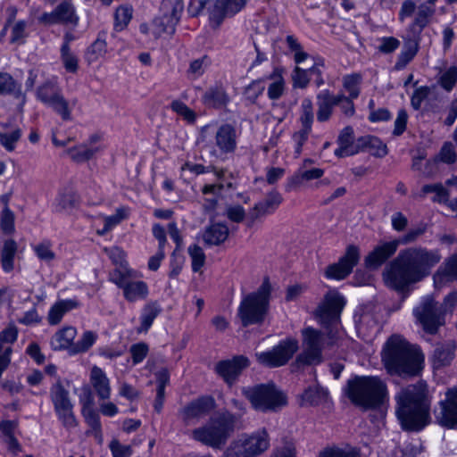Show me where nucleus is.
I'll list each match as a JSON object with an SVG mask.
<instances>
[{
  "label": "nucleus",
  "instance_id": "f257e3e1",
  "mask_svg": "<svg viewBox=\"0 0 457 457\" xmlns=\"http://www.w3.org/2000/svg\"><path fill=\"white\" fill-rule=\"evenodd\" d=\"M438 249L411 246L403 249L383 272L386 284L396 291L422 281L441 261Z\"/></svg>",
  "mask_w": 457,
  "mask_h": 457
},
{
  "label": "nucleus",
  "instance_id": "f03ea898",
  "mask_svg": "<svg viewBox=\"0 0 457 457\" xmlns=\"http://www.w3.org/2000/svg\"><path fill=\"white\" fill-rule=\"evenodd\" d=\"M395 414L405 431L419 432L430 423V400L426 383L403 388L396 395Z\"/></svg>",
  "mask_w": 457,
  "mask_h": 457
},
{
  "label": "nucleus",
  "instance_id": "7ed1b4c3",
  "mask_svg": "<svg viewBox=\"0 0 457 457\" xmlns=\"http://www.w3.org/2000/svg\"><path fill=\"white\" fill-rule=\"evenodd\" d=\"M381 356L387 372L400 376L418 374L424 361L420 350L399 335H393L386 340Z\"/></svg>",
  "mask_w": 457,
  "mask_h": 457
},
{
  "label": "nucleus",
  "instance_id": "20e7f679",
  "mask_svg": "<svg viewBox=\"0 0 457 457\" xmlns=\"http://www.w3.org/2000/svg\"><path fill=\"white\" fill-rule=\"evenodd\" d=\"M345 393L353 404L376 409L386 397V386L378 377L356 376L347 381Z\"/></svg>",
  "mask_w": 457,
  "mask_h": 457
},
{
  "label": "nucleus",
  "instance_id": "39448f33",
  "mask_svg": "<svg viewBox=\"0 0 457 457\" xmlns=\"http://www.w3.org/2000/svg\"><path fill=\"white\" fill-rule=\"evenodd\" d=\"M270 294L271 285L269 278H265L257 291L246 295L242 299L237 316L243 327L263 323L270 310Z\"/></svg>",
  "mask_w": 457,
  "mask_h": 457
},
{
  "label": "nucleus",
  "instance_id": "423d86ee",
  "mask_svg": "<svg viewBox=\"0 0 457 457\" xmlns=\"http://www.w3.org/2000/svg\"><path fill=\"white\" fill-rule=\"evenodd\" d=\"M238 418L228 411L223 412L204 426L192 431V437L202 444L220 449L224 446L237 428Z\"/></svg>",
  "mask_w": 457,
  "mask_h": 457
},
{
  "label": "nucleus",
  "instance_id": "0eeeda50",
  "mask_svg": "<svg viewBox=\"0 0 457 457\" xmlns=\"http://www.w3.org/2000/svg\"><path fill=\"white\" fill-rule=\"evenodd\" d=\"M242 393L258 411H277L287 403L284 393L271 383L244 387Z\"/></svg>",
  "mask_w": 457,
  "mask_h": 457
},
{
  "label": "nucleus",
  "instance_id": "6e6552de",
  "mask_svg": "<svg viewBox=\"0 0 457 457\" xmlns=\"http://www.w3.org/2000/svg\"><path fill=\"white\" fill-rule=\"evenodd\" d=\"M345 303V302L342 295L336 292H330L325 295L323 302L315 312L320 322L327 328H329L327 332L328 345H335L337 340V329L335 326L339 321L340 313Z\"/></svg>",
  "mask_w": 457,
  "mask_h": 457
},
{
  "label": "nucleus",
  "instance_id": "1a4fd4ad",
  "mask_svg": "<svg viewBox=\"0 0 457 457\" xmlns=\"http://www.w3.org/2000/svg\"><path fill=\"white\" fill-rule=\"evenodd\" d=\"M184 5L181 0H163L161 4V14L153 20V33L156 38L162 34L173 35L176 31Z\"/></svg>",
  "mask_w": 457,
  "mask_h": 457
},
{
  "label": "nucleus",
  "instance_id": "9d476101",
  "mask_svg": "<svg viewBox=\"0 0 457 457\" xmlns=\"http://www.w3.org/2000/svg\"><path fill=\"white\" fill-rule=\"evenodd\" d=\"M303 352L297 355L295 364L313 365L322 361V349L324 345V335L321 331L312 327L302 330Z\"/></svg>",
  "mask_w": 457,
  "mask_h": 457
},
{
  "label": "nucleus",
  "instance_id": "9b49d317",
  "mask_svg": "<svg viewBox=\"0 0 457 457\" xmlns=\"http://www.w3.org/2000/svg\"><path fill=\"white\" fill-rule=\"evenodd\" d=\"M299 349L295 338L288 337L281 340L271 350L255 353L257 361L268 368H278L286 365Z\"/></svg>",
  "mask_w": 457,
  "mask_h": 457
},
{
  "label": "nucleus",
  "instance_id": "f8f14e48",
  "mask_svg": "<svg viewBox=\"0 0 457 457\" xmlns=\"http://www.w3.org/2000/svg\"><path fill=\"white\" fill-rule=\"evenodd\" d=\"M413 314L423 329L431 335L436 334L438 328L445 324V317L438 303L429 296L425 297L413 309Z\"/></svg>",
  "mask_w": 457,
  "mask_h": 457
},
{
  "label": "nucleus",
  "instance_id": "ddd939ff",
  "mask_svg": "<svg viewBox=\"0 0 457 457\" xmlns=\"http://www.w3.org/2000/svg\"><path fill=\"white\" fill-rule=\"evenodd\" d=\"M434 416L440 426L446 428H457V386L447 389L445 398L435 408Z\"/></svg>",
  "mask_w": 457,
  "mask_h": 457
},
{
  "label": "nucleus",
  "instance_id": "4468645a",
  "mask_svg": "<svg viewBox=\"0 0 457 457\" xmlns=\"http://www.w3.org/2000/svg\"><path fill=\"white\" fill-rule=\"evenodd\" d=\"M359 259V248L355 245H349L345 255L339 259L338 262L327 268L326 276L329 278L344 279L352 272Z\"/></svg>",
  "mask_w": 457,
  "mask_h": 457
},
{
  "label": "nucleus",
  "instance_id": "2eb2a0df",
  "mask_svg": "<svg viewBox=\"0 0 457 457\" xmlns=\"http://www.w3.org/2000/svg\"><path fill=\"white\" fill-rule=\"evenodd\" d=\"M39 21L45 24H71L77 26L79 17L76 14V9L70 0H64L60 3L51 12H44Z\"/></svg>",
  "mask_w": 457,
  "mask_h": 457
},
{
  "label": "nucleus",
  "instance_id": "dca6fc26",
  "mask_svg": "<svg viewBox=\"0 0 457 457\" xmlns=\"http://www.w3.org/2000/svg\"><path fill=\"white\" fill-rule=\"evenodd\" d=\"M215 407L214 399L211 396L199 397L187 404L180 411L181 420L186 425H191L208 415Z\"/></svg>",
  "mask_w": 457,
  "mask_h": 457
},
{
  "label": "nucleus",
  "instance_id": "f3484780",
  "mask_svg": "<svg viewBox=\"0 0 457 457\" xmlns=\"http://www.w3.org/2000/svg\"><path fill=\"white\" fill-rule=\"evenodd\" d=\"M250 361L244 355H237L232 359L220 361L215 365V371L228 384L233 385L244 369L247 368Z\"/></svg>",
  "mask_w": 457,
  "mask_h": 457
},
{
  "label": "nucleus",
  "instance_id": "a211bd4d",
  "mask_svg": "<svg viewBox=\"0 0 457 457\" xmlns=\"http://www.w3.org/2000/svg\"><path fill=\"white\" fill-rule=\"evenodd\" d=\"M283 202L282 195L276 190L270 191L265 198L249 210L247 214L248 226H252L256 220L273 213Z\"/></svg>",
  "mask_w": 457,
  "mask_h": 457
},
{
  "label": "nucleus",
  "instance_id": "6ab92c4d",
  "mask_svg": "<svg viewBox=\"0 0 457 457\" xmlns=\"http://www.w3.org/2000/svg\"><path fill=\"white\" fill-rule=\"evenodd\" d=\"M398 248V243L395 240L385 242L377 245L364 260L365 266L376 270L392 257Z\"/></svg>",
  "mask_w": 457,
  "mask_h": 457
},
{
  "label": "nucleus",
  "instance_id": "aec40b11",
  "mask_svg": "<svg viewBox=\"0 0 457 457\" xmlns=\"http://www.w3.org/2000/svg\"><path fill=\"white\" fill-rule=\"evenodd\" d=\"M239 445L248 457H256L269 448L270 438L268 433L265 430H262L239 442Z\"/></svg>",
  "mask_w": 457,
  "mask_h": 457
},
{
  "label": "nucleus",
  "instance_id": "412c9836",
  "mask_svg": "<svg viewBox=\"0 0 457 457\" xmlns=\"http://www.w3.org/2000/svg\"><path fill=\"white\" fill-rule=\"evenodd\" d=\"M339 147L335 150V155L343 158L356 154L360 152L359 138L354 141L353 129L347 126L342 129L338 137Z\"/></svg>",
  "mask_w": 457,
  "mask_h": 457
},
{
  "label": "nucleus",
  "instance_id": "4be33fe9",
  "mask_svg": "<svg viewBox=\"0 0 457 457\" xmlns=\"http://www.w3.org/2000/svg\"><path fill=\"white\" fill-rule=\"evenodd\" d=\"M237 130L231 124H223L216 131L215 144L223 154H231L237 148Z\"/></svg>",
  "mask_w": 457,
  "mask_h": 457
},
{
  "label": "nucleus",
  "instance_id": "5701e85b",
  "mask_svg": "<svg viewBox=\"0 0 457 457\" xmlns=\"http://www.w3.org/2000/svg\"><path fill=\"white\" fill-rule=\"evenodd\" d=\"M316 103L318 106L317 120L319 122L328 121L332 116L334 107L337 106V95L328 89H323L317 94Z\"/></svg>",
  "mask_w": 457,
  "mask_h": 457
},
{
  "label": "nucleus",
  "instance_id": "b1692460",
  "mask_svg": "<svg viewBox=\"0 0 457 457\" xmlns=\"http://www.w3.org/2000/svg\"><path fill=\"white\" fill-rule=\"evenodd\" d=\"M89 381L100 400H108L111 396V384L105 372L97 366L90 370Z\"/></svg>",
  "mask_w": 457,
  "mask_h": 457
},
{
  "label": "nucleus",
  "instance_id": "393cba45",
  "mask_svg": "<svg viewBox=\"0 0 457 457\" xmlns=\"http://www.w3.org/2000/svg\"><path fill=\"white\" fill-rule=\"evenodd\" d=\"M230 98L222 85H214L208 87L202 96L203 104L214 109H220L226 107L229 103Z\"/></svg>",
  "mask_w": 457,
  "mask_h": 457
},
{
  "label": "nucleus",
  "instance_id": "a878e982",
  "mask_svg": "<svg viewBox=\"0 0 457 457\" xmlns=\"http://www.w3.org/2000/svg\"><path fill=\"white\" fill-rule=\"evenodd\" d=\"M77 336V329L72 326L63 327L58 330L51 338L50 345L53 350H68L71 354V348L74 345V339Z\"/></svg>",
  "mask_w": 457,
  "mask_h": 457
},
{
  "label": "nucleus",
  "instance_id": "bb28decb",
  "mask_svg": "<svg viewBox=\"0 0 457 457\" xmlns=\"http://www.w3.org/2000/svg\"><path fill=\"white\" fill-rule=\"evenodd\" d=\"M456 345L446 340L436 345L433 353V364L436 369L450 365L455 356Z\"/></svg>",
  "mask_w": 457,
  "mask_h": 457
},
{
  "label": "nucleus",
  "instance_id": "cd10ccee",
  "mask_svg": "<svg viewBox=\"0 0 457 457\" xmlns=\"http://www.w3.org/2000/svg\"><path fill=\"white\" fill-rule=\"evenodd\" d=\"M229 235V229L226 224L217 222L211 224L203 233V240L206 245H220L224 243Z\"/></svg>",
  "mask_w": 457,
  "mask_h": 457
},
{
  "label": "nucleus",
  "instance_id": "c85d7f7f",
  "mask_svg": "<svg viewBox=\"0 0 457 457\" xmlns=\"http://www.w3.org/2000/svg\"><path fill=\"white\" fill-rule=\"evenodd\" d=\"M283 69L275 67L270 74L264 77L265 80H270L267 95L270 100L279 99L285 93L286 81L283 77Z\"/></svg>",
  "mask_w": 457,
  "mask_h": 457
},
{
  "label": "nucleus",
  "instance_id": "c756f323",
  "mask_svg": "<svg viewBox=\"0 0 457 457\" xmlns=\"http://www.w3.org/2000/svg\"><path fill=\"white\" fill-rule=\"evenodd\" d=\"M360 152H369L378 158L386 156L388 153L387 146L378 137L374 136H363L359 137Z\"/></svg>",
  "mask_w": 457,
  "mask_h": 457
},
{
  "label": "nucleus",
  "instance_id": "7c9ffc66",
  "mask_svg": "<svg viewBox=\"0 0 457 457\" xmlns=\"http://www.w3.org/2000/svg\"><path fill=\"white\" fill-rule=\"evenodd\" d=\"M0 94L12 95L21 101V106L25 104L26 96L21 91V85L7 72H0Z\"/></svg>",
  "mask_w": 457,
  "mask_h": 457
},
{
  "label": "nucleus",
  "instance_id": "2f4dec72",
  "mask_svg": "<svg viewBox=\"0 0 457 457\" xmlns=\"http://www.w3.org/2000/svg\"><path fill=\"white\" fill-rule=\"evenodd\" d=\"M50 398L54 411L73 406L70 393L65 389L60 379L50 387Z\"/></svg>",
  "mask_w": 457,
  "mask_h": 457
},
{
  "label": "nucleus",
  "instance_id": "473e14b6",
  "mask_svg": "<svg viewBox=\"0 0 457 457\" xmlns=\"http://www.w3.org/2000/svg\"><path fill=\"white\" fill-rule=\"evenodd\" d=\"M161 312L162 308L157 302H150L146 303L142 309L140 315V326L137 328V332L138 334L146 333Z\"/></svg>",
  "mask_w": 457,
  "mask_h": 457
},
{
  "label": "nucleus",
  "instance_id": "72a5a7b5",
  "mask_svg": "<svg viewBox=\"0 0 457 457\" xmlns=\"http://www.w3.org/2000/svg\"><path fill=\"white\" fill-rule=\"evenodd\" d=\"M79 204V196L72 190L61 192L54 200L53 210L54 212H70Z\"/></svg>",
  "mask_w": 457,
  "mask_h": 457
},
{
  "label": "nucleus",
  "instance_id": "f704fd0d",
  "mask_svg": "<svg viewBox=\"0 0 457 457\" xmlns=\"http://www.w3.org/2000/svg\"><path fill=\"white\" fill-rule=\"evenodd\" d=\"M435 280L448 282L457 280V253L446 258L435 274Z\"/></svg>",
  "mask_w": 457,
  "mask_h": 457
},
{
  "label": "nucleus",
  "instance_id": "c9c22d12",
  "mask_svg": "<svg viewBox=\"0 0 457 457\" xmlns=\"http://www.w3.org/2000/svg\"><path fill=\"white\" fill-rule=\"evenodd\" d=\"M78 303L75 300H61L56 302L50 309L47 320L50 325H57L61 322L63 315L77 308Z\"/></svg>",
  "mask_w": 457,
  "mask_h": 457
},
{
  "label": "nucleus",
  "instance_id": "e433bc0d",
  "mask_svg": "<svg viewBox=\"0 0 457 457\" xmlns=\"http://www.w3.org/2000/svg\"><path fill=\"white\" fill-rule=\"evenodd\" d=\"M60 95H62L61 88L51 80L40 85L36 92L37 99L46 106H49Z\"/></svg>",
  "mask_w": 457,
  "mask_h": 457
},
{
  "label": "nucleus",
  "instance_id": "4c0bfd02",
  "mask_svg": "<svg viewBox=\"0 0 457 457\" xmlns=\"http://www.w3.org/2000/svg\"><path fill=\"white\" fill-rule=\"evenodd\" d=\"M419 48V42L416 39L406 40L403 44L401 53L397 56L395 69L396 71H401L405 68L407 64L416 56Z\"/></svg>",
  "mask_w": 457,
  "mask_h": 457
},
{
  "label": "nucleus",
  "instance_id": "58836bf2",
  "mask_svg": "<svg viewBox=\"0 0 457 457\" xmlns=\"http://www.w3.org/2000/svg\"><path fill=\"white\" fill-rule=\"evenodd\" d=\"M105 35L106 33L104 31L99 32L97 38L87 47L85 53V59L88 63L96 62L107 53Z\"/></svg>",
  "mask_w": 457,
  "mask_h": 457
},
{
  "label": "nucleus",
  "instance_id": "ea45409f",
  "mask_svg": "<svg viewBox=\"0 0 457 457\" xmlns=\"http://www.w3.org/2000/svg\"><path fill=\"white\" fill-rule=\"evenodd\" d=\"M123 295L129 302L143 300L148 295L147 284L142 280L129 281L123 288Z\"/></svg>",
  "mask_w": 457,
  "mask_h": 457
},
{
  "label": "nucleus",
  "instance_id": "a19ab883",
  "mask_svg": "<svg viewBox=\"0 0 457 457\" xmlns=\"http://www.w3.org/2000/svg\"><path fill=\"white\" fill-rule=\"evenodd\" d=\"M93 400L90 393L87 400L83 403L82 415L87 424L95 431L96 436H101V423L98 413L93 409Z\"/></svg>",
  "mask_w": 457,
  "mask_h": 457
},
{
  "label": "nucleus",
  "instance_id": "79ce46f5",
  "mask_svg": "<svg viewBox=\"0 0 457 457\" xmlns=\"http://www.w3.org/2000/svg\"><path fill=\"white\" fill-rule=\"evenodd\" d=\"M101 149L100 146H89L87 143H83L69 148L68 154L74 162H83L93 158Z\"/></svg>",
  "mask_w": 457,
  "mask_h": 457
},
{
  "label": "nucleus",
  "instance_id": "37998d69",
  "mask_svg": "<svg viewBox=\"0 0 457 457\" xmlns=\"http://www.w3.org/2000/svg\"><path fill=\"white\" fill-rule=\"evenodd\" d=\"M76 104V101L70 103L64 96L60 95L48 107H50L63 121L72 120V109Z\"/></svg>",
  "mask_w": 457,
  "mask_h": 457
},
{
  "label": "nucleus",
  "instance_id": "c03bdc74",
  "mask_svg": "<svg viewBox=\"0 0 457 457\" xmlns=\"http://www.w3.org/2000/svg\"><path fill=\"white\" fill-rule=\"evenodd\" d=\"M16 252V242L12 239L6 240L4 244L1 253L2 267L5 272H10L13 270Z\"/></svg>",
  "mask_w": 457,
  "mask_h": 457
},
{
  "label": "nucleus",
  "instance_id": "a18cd8bd",
  "mask_svg": "<svg viewBox=\"0 0 457 457\" xmlns=\"http://www.w3.org/2000/svg\"><path fill=\"white\" fill-rule=\"evenodd\" d=\"M435 12V4H428L426 0V3L418 6L413 24L419 27L420 30L423 29L430 22Z\"/></svg>",
  "mask_w": 457,
  "mask_h": 457
},
{
  "label": "nucleus",
  "instance_id": "49530a36",
  "mask_svg": "<svg viewBox=\"0 0 457 457\" xmlns=\"http://www.w3.org/2000/svg\"><path fill=\"white\" fill-rule=\"evenodd\" d=\"M97 334L91 330L85 331L80 338L74 343L71 348V355L87 352L97 340Z\"/></svg>",
  "mask_w": 457,
  "mask_h": 457
},
{
  "label": "nucleus",
  "instance_id": "de8ad7c7",
  "mask_svg": "<svg viewBox=\"0 0 457 457\" xmlns=\"http://www.w3.org/2000/svg\"><path fill=\"white\" fill-rule=\"evenodd\" d=\"M224 0H222L223 2ZM219 2L221 0H191L189 4V12L193 16H196L199 12L207 7L209 4H213V9L212 10V18L216 20L218 22L220 21V8H218Z\"/></svg>",
  "mask_w": 457,
  "mask_h": 457
},
{
  "label": "nucleus",
  "instance_id": "09e8293b",
  "mask_svg": "<svg viewBox=\"0 0 457 457\" xmlns=\"http://www.w3.org/2000/svg\"><path fill=\"white\" fill-rule=\"evenodd\" d=\"M247 0H224L219 2L220 21L226 16H232L238 12L245 4Z\"/></svg>",
  "mask_w": 457,
  "mask_h": 457
},
{
  "label": "nucleus",
  "instance_id": "8fccbe9b",
  "mask_svg": "<svg viewBox=\"0 0 457 457\" xmlns=\"http://www.w3.org/2000/svg\"><path fill=\"white\" fill-rule=\"evenodd\" d=\"M314 120L313 104L310 98H303L301 103L300 121L302 128L311 129Z\"/></svg>",
  "mask_w": 457,
  "mask_h": 457
},
{
  "label": "nucleus",
  "instance_id": "3c124183",
  "mask_svg": "<svg viewBox=\"0 0 457 457\" xmlns=\"http://www.w3.org/2000/svg\"><path fill=\"white\" fill-rule=\"evenodd\" d=\"M60 58L66 71L76 73L79 70V59L71 48L61 47Z\"/></svg>",
  "mask_w": 457,
  "mask_h": 457
},
{
  "label": "nucleus",
  "instance_id": "603ef678",
  "mask_svg": "<svg viewBox=\"0 0 457 457\" xmlns=\"http://www.w3.org/2000/svg\"><path fill=\"white\" fill-rule=\"evenodd\" d=\"M327 391L319 386L309 387L302 395L304 403L311 405H318L327 397Z\"/></svg>",
  "mask_w": 457,
  "mask_h": 457
},
{
  "label": "nucleus",
  "instance_id": "864d4df0",
  "mask_svg": "<svg viewBox=\"0 0 457 457\" xmlns=\"http://www.w3.org/2000/svg\"><path fill=\"white\" fill-rule=\"evenodd\" d=\"M361 80V77L355 73L343 78V87L348 93L347 96L355 99L359 96Z\"/></svg>",
  "mask_w": 457,
  "mask_h": 457
},
{
  "label": "nucleus",
  "instance_id": "5fc2aeb1",
  "mask_svg": "<svg viewBox=\"0 0 457 457\" xmlns=\"http://www.w3.org/2000/svg\"><path fill=\"white\" fill-rule=\"evenodd\" d=\"M133 9L129 5H121L115 12V28L117 30L124 29L132 19Z\"/></svg>",
  "mask_w": 457,
  "mask_h": 457
},
{
  "label": "nucleus",
  "instance_id": "6e6d98bb",
  "mask_svg": "<svg viewBox=\"0 0 457 457\" xmlns=\"http://www.w3.org/2000/svg\"><path fill=\"white\" fill-rule=\"evenodd\" d=\"M55 414L63 426L68 430L77 427L78 421L73 411V406L63 408V410L54 411Z\"/></svg>",
  "mask_w": 457,
  "mask_h": 457
},
{
  "label": "nucleus",
  "instance_id": "4d7b16f0",
  "mask_svg": "<svg viewBox=\"0 0 457 457\" xmlns=\"http://www.w3.org/2000/svg\"><path fill=\"white\" fill-rule=\"evenodd\" d=\"M170 109L187 122L194 123L195 121V112L180 100L172 101L170 104Z\"/></svg>",
  "mask_w": 457,
  "mask_h": 457
},
{
  "label": "nucleus",
  "instance_id": "13d9d810",
  "mask_svg": "<svg viewBox=\"0 0 457 457\" xmlns=\"http://www.w3.org/2000/svg\"><path fill=\"white\" fill-rule=\"evenodd\" d=\"M427 231V225L420 224L414 228H411L398 239H395L400 245H410L415 243Z\"/></svg>",
  "mask_w": 457,
  "mask_h": 457
},
{
  "label": "nucleus",
  "instance_id": "bf43d9fd",
  "mask_svg": "<svg viewBox=\"0 0 457 457\" xmlns=\"http://www.w3.org/2000/svg\"><path fill=\"white\" fill-rule=\"evenodd\" d=\"M292 83L295 88H306L310 82V72L309 69H302L299 66H295L292 71Z\"/></svg>",
  "mask_w": 457,
  "mask_h": 457
},
{
  "label": "nucleus",
  "instance_id": "052dcab7",
  "mask_svg": "<svg viewBox=\"0 0 457 457\" xmlns=\"http://www.w3.org/2000/svg\"><path fill=\"white\" fill-rule=\"evenodd\" d=\"M21 137V130L15 129L12 132H0V144L5 150L12 152L15 149L16 143Z\"/></svg>",
  "mask_w": 457,
  "mask_h": 457
},
{
  "label": "nucleus",
  "instance_id": "680f3d73",
  "mask_svg": "<svg viewBox=\"0 0 457 457\" xmlns=\"http://www.w3.org/2000/svg\"><path fill=\"white\" fill-rule=\"evenodd\" d=\"M27 22L25 21H18L14 23L12 28L10 43L21 45L25 42V38L28 37L26 31Z\"/></svg>",
  "mask_w": 457,
  "mask_h": 457
},
{
  "label": "nucleus",
  "instance_id": "e2e57ef3",
  "mask_svg": "<svg viewBox=\"0 0 457 457\" xmlns=\"http://www.w3.org/2000/svg\"><path fill=\"white\" fill-rule=\"evenodd\" d=\"M188 254L192 259L193 271H199L205 262V254L203 249L197 245H190L188 247Z\"/></svg>",
  "mask_w": 457,
  "mask_h": 457
},
{
  "label": "nucleus",
  "instance_id": "0e129e2a",
  "mask_svg": "<svg viewBox=\"0 0 457 457\" xmlns=\"http://www.w3.org/2000/svg\"><path fill=\"white\" fill-rule=\"evenodd\" d=\"M33 250L41 261L48 262L55 258V253L52 250V245L49 241H43L34 245Z\"/></svg>",
  "mask_w": 457,
  "mask_h": 457
},
{
  "label": "nucleus",
  "instance_id": "69168bd1",
  "mask_svg": "<svg viewBox=\"0 0 457 457\" xmlns=\"http://www.w3.org/2000/svg\"><path fill=\"white\" fill-rule=\"evenodd\" d=\"M355 98L346 96L345 94L337 95V106L346 117H352L355 113L353 100Z\"/></svg>",
  "mask_w": 457,
  "mask_h": 457
},
{
  "label": "nucleus",
  "instance_id": "338daca9",
  "mask_svg": "<svg viewBox=\"0 0 457 457\" xmlns=\"http://www.w3.org/2000/svg\"><path fill=\"white\" fill-rule=\"evenodd\" d=\"M457 81V67L451 66L440 77V86L446 91H451Z\"/></svg>",
  "mask_w": 457,
  "mask_h": 457
},
{
  "label": "nucleus",
  "instance_id": "774afa93",
  "mask_svg": "<svg viewBox=\"0 0 457 457\" xmlns=\"http://www.w3.org/2000/svg\"><path fill=\"white\" fill-rule=\"evenodd\" d=\"M319 457H359V454L353 449L333 447L320 452Z\"/></svg>",
  "mask_w": 457,
  "mask_h": 457
}]
</instances>
